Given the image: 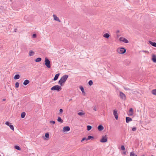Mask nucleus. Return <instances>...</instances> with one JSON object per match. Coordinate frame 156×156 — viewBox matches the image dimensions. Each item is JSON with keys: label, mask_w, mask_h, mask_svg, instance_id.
Masks as SVG:
<instances>
[{"label": "nucleus", "mask_w": 156, "mask_h": 156, "mask_svg": "<svg viewBox=\"0 0 156 156\" xmlns=\"http://www.w3.org/2000/svg\"><path fill=\"white\" fill-rule=\"evenodd\" d=\"M152 94L155 95H156V89L153 90L151 91Z\"/></svg>", "instance_id": "24"}, {"label": "nucleus", "mask_w": 156, "mask_h": 156, "mask_svg": "<svg viewBox=\"0 0 156 156\" xmlns=\"http://www.w3.org/2000/svg\"><path fill=\"white\" fill-rule=\"evenodd\" d=\"M17 30V29H15V31L16 32V30Z\"/></svg>", "instance_id": "49"}, {"label": "nucleus", "mask_w": 156, "mask_h": 156, "mask_svg": "<svg viewBox=\"0 0 156 156\" xmlns=\"http://www.w3.org/2000/svg\"><path fill=\"white\" fill-rule=\"evenodd\" d=\"M121 149L122 151H124L125 150V147L123 145H122L121 147Z\"/></svg>", "instance_id": "34"}, {"label": "nucleus", "mask_w": 156, "mask_h": 156, "mask_svg": "<svg viewBox=\"0 0 156 156\" xmlns=\"http://www.w3.org/2000/svg\"><path fill=\"white\" fill-rule=\"evenodd\" d=\"M152 60L154 62H156V56L155 55H153L152 58Z\"/></svg>", "instance_id": "17"}, {"label": "nucleus", "mask_w": 156, "mask_h": 156, "mask_svg": "<svg viewBox=\"0 0 156 156\" xmlns=\"http://www.w3.org/2000/svg\"><path fill=\"white\" fill-rule=\"evenodd\" d=\"M20 78V76L19 74H16V75L14 77V79L17 80L18 79Z\"/></svg>", "instance_id": "21"}, {"label": "nucleus", "mask_w": 156, "mask_h": 156, "mask_svg": "<svg viewBox=\"0 0 156 156\" xmlns=\"http://www.w3.org/2000/svg\"><path fill=\"white\" fill-rule=\"evenodd\" d=\"M53 17L54 18V19L55 20L58 21L59 22H61V21L59 19V18L58 17L55 15L53 14Z\"/></svg>", "instance_id": "11"}, {"label": "nucleus", "mask_w": 156, "mask_h": 156, "mask_svg": "<svg viewBox=\"0 0 156 156\" xmlns=\"http://www.w3.org/2000/svg\"><path fill=\"white\" fill-rule=\"evenodd\" d=\"M41 58H37L35 60V61L36 62H40L41 60Z\"/></svg>", "instance_id": "23"}, {"label": "nucleus", "mask_w": 156, "mask_h": 156, "mask_svg": "<svg viewBox=\"0 0 156 156\" xmlns=\"http://www.w3.org/2000/svg\"><path fill=\"white\" fill-rule=\"evenodd\" d=\"M129 112L130 113H133V110L132 108H130L129 110Z\"/></svg>", "instance_id": "36"}, {"label": "nucleus", "mask_w": 156, "mask_h": 156, "mask_svg": "<svg viewBox=\"0 0 156 156\" xmlns=\"http://www.w3.org/2000/svg\"><path fill=\"white\" fill-rule=\"evenodd\" d=\"M149 43L153 46L156 47V43L155 42H152V41H148Z\"/></svg>", "instance_id": "12"}, {"label": "nucleus", "mask_w": 156, "mask_h": 156, "mask_svg": "<svg viewBox=\"0 0 156 156\" xmlns=\"http://www.w3.org/2000/svg\"><path fill=\"white\" fill-rule=\"evenodd\" d=\"M14 148L15 149H17L18 150L20 151L21 148L19 146L17 145H16L14 146Z\"/></svg>", "instance_id": "25"}, {"label": "nucleus", "mask_w": 156, "mask_h": 156, "mask_svg": "<svg viewBox=\"0 0 156 156\" xmlns=\"http://www.w3.org/2000/svg\"><path fill=\"white\" fill-rule=\"evenodd\" d=\"M103 36L104 37L108 38L109 37L110 35L107 33H106L104 34Z\"/></svg>", "instance_id": "18"}, {"label": "nucleus", "mask_w": 156, "mask_h": 156, "mask_svg": "<svg viewBox=\"0 0 156 156\" xmlns=\"http://www.w3.org/2000/svg\"><path fill=\"white\" fill-rule=\"evenodd\" d=\"M93 109L95 111H96L97 110H96V106H95L94 108H93Z\"/></svg>", "instance_id": "45"}, {"label": "nucleus", "mask_w": 156, "mask_h": 156, "mask_svg": "<svg viewBox=\"0 0 156 156\" xmlns=\"http://www.w3.org/2000/svg\"><path fill=\"white\" fill-rule=\"evenodd\" d=\"M144 156V155H143V156Z\"/></svg>", "instance_id": "54"}, {"label": "nucleus", "mask_w": 156, "mask_h": 156, "mask_svg": "<svg viewBox=\"0 0 156 156\" xmlns=\"http://www.w3.org/2000/svg\"><path fill=\"white\" fill-rule=\"evenodd\" d=\"M60 74L59 73H58L56 74L55 75V76L53 79V80H54V81L56 80L58 78V77Z\"/></svg>", "instance_id": "13"}, {"label": "nucleus", "mask_w": 156, "mask_h": 156, "mask_svg": "<svg viewBox=\"0 0 156 156\" xmlns=\"http://www.w3.org/2000/svg\"><path fill=\"white\" fill-rule=\"evenodd\" d=\"M113 115L115 117V118L116 120H117L118 119V113L117 112V111L115 110H113Z\"/></svg>", "instance_id": "10"}, {"label": "nucleus", "mask_w": 156, "mask_h": 156, "mask_svg": "<svg viewBox=\"0 0 156 156\" xmlns=\"http://www.w3.org/2000/svg\"><path fill=\"white\" fill-rule=\"evenodd\" d=\"M45 65L48 68H50L51 67L50 62L47 57L45 58Z\"/></svg>", "instance_id": "4"}, {"label": "nucleus", "mask_w": 156, "mask_h": 156, "mask_svg": "<svg viewBox=\"0 0 156 156\" xmlns=\"http://www.w3.org/2000/svg\"><path fill=\"white\" fill-rule=\"evenodd\" d=\"M119 40L120 41L125 43H128L129 42V41L127 39L122 37H120Z\"/></svg>", "instance_id": "7"}, {"label": "nucleus", "mask_w": 156, "mask_h": 156, "mask_svg": "<svg viewBox=\"0 0 156 156\" xmlns=\"http://www.w3.org/2000/svg\"><path fill=\"white\" fill-rule=\"evenodd\" d=\"M124 89L125 90H130L129 89L127 88H126V87H124Z\"/></svg>", "instance_id": "42"}, {"label": "nucleus", "mask_w": 156, "mask_h": 156, "mask_svg": "<svg viewBox=\"0 0 156 156\" xmlns=\"http://www.w3.org/2000/svg\"><path fill=\"white\" fill-rule=\"evenodd\" d=\"M59 112H60L61 113H62L63 112V110L62 109H59Z\"/></svg>", "instance_id": "41"}, {"label": "nucleus", "mask_w": 156, "mask_h": 156, "mask_svg": "<svg viewBox=\"0 0 156 156\" xmlns=\"http://www.w3.org/2000/svg\"><path fill=\"white\" fill-rule=\"evenodd\" d=\"M126 49L122 47L118 48L117 49V52L120 54H122L125 53L126 52Z\"/></svg>", "instance_id": "3"}, {"label": "nucleus", "mask_w": 156, "mask_h": 156, "mask_svg": "<svg viewBox=\"0 0 156 156\" xmlns=\"http://www.w3.org/2000/svg\"><path fill=\"white\" fill-rule=\"evenodd\" d=\"M87 139L85 137H83L82 138V140H81V142H83V141H84L85 140H87Z\"/></svg>", "instance_id": "37"}, {"label": "nucleus", "mask_w": 156, "mask_h": 156, "mask_svg": "<svg viewBox=\"0 0 156 156\" xmlns=\"http://www.w3.org/2000/svg\"><path fill=\"white\" fill-rule=\"evenodd\" d=\"M37 36V35L35 34H34L32 35V37L34 38H35Z\"/></svg>", "instance_id": "38"}, {"label": "nucleus", "mask_w": 156, "mask_h": 156, "mask_svg": "<svg viewBox=\"0 0 156 156\" xmlns=\"http://www.w3.org/2000/svg\"><path fill=\"white\" fill-rule=\"evenodd\" d=\"M26 115V113L24 112L22 113L21 115V117L22 118H23L25 117Z\"/></svg>", "instance_id": "22"}, {"label": "nucleus", "mask_w": 156, "mask_h": 156, "mask_svg": "<svg viewBox=\"0 0 156 156\" xmlns=\"http://www.w3.org/2000/svg\"><path fill=\"white\" fill-rule=\"evenodd\" d=\"M62 88L61 86L58 85H55L52 87L51 90H57L58 91H59L61 90Z\"/></svg>", "instance_id": "2"}, {"label": "nucleus", "mask_w": 156, "mask_h": 156, "mask_svg": "<svg viewBox=\"0 0 156 156\" xmlns=\"http://www.w3.org/2000/svg\"><path fill=\"white\" fill-rule=\"evenodd\" d=\"M134 153L133 152H131L130 153V156H137V155H134Z\"/></svg>", "instance_id": "33"}, {"label": "nucleus", "mask_w": 156, "mask_h": 156, "mask_svg": "<svg viewBox=\"0 0 156 156\" xmlns=\"http://www.w3.org/2000/svg\"><path fill=\"white\" fill-rule=\"evenodd\" d=\"M45 136L46 138H49V134L48 133H47L45 134Z\"/></svg>", "instance_id": "26"}, {"label": "nucleus", "mask_w": 156, "mask_h": 156, "mask_svg": "<svg viewBox=\"0 0 156 156\" xmlns=\"http://www.w3.org/2000/svg\"><path fill=\"white\" fill-rule=\"evenodd\" d=\"M94 137L93 136H88L87 137V140H89L91 139H94Z\"/></svg>", "instance_id": "27"}, {"label": "nucleus", "mask_w": 156, "mask_h": 156, "mask_svg": "<svg viewBox=\"0 0 156 156\" xmlns=\"http://www.w3.org/2000/svg\"><path fill=\"white\" fill-rule=\"evenodd\" d=\"M34 52L32 51H29V55L30 56H32L34 55Z\"/></svg>", "instance_id": "19"}, {"label": "nucleus", "mask_w": 156, "mask_h": 156, "mask_svg": "<svg viewBox=\"0 0 156 156\" xmlns=\"http://www.w3.org/2000/svg\"><path fill=\"white\" fill-rule=\"evenodd\" d=\"M71 100H72V99H70L69 100V101H70Z\"/></svg>", "instance_id": "51"}, {"label": "nucleus", "mask_w": 156, "mask_h": 156, "mask_svg": "<svg viewBox=\"0 0 156 156\" xmlns=\"http://www.w3.org/2000/svg\"><path fill=\"white\" fill-rule=\"evenodd\" d=\"M132 119L129 117H126V122L127 123L129 122L130 121H132Z\"/></svg>", "instance_id": "14"}, {"label": "nucleus", "mask_w": 156, "mask_h": 156, "mask_svg": "<svg viewBox=\"0 0 156 156\" xmlns=\"http://www.w3.org/2000/svg\"><path fill=\"white\" fill-rule=\"evenodd\" d=\"M68 77V75H64L59 80L58 83L61 86H62L63 85V84H64L65 82Z\"/></svg>", "instance_id": "1"}, {"label": "nucleus", "mask_w": 156, "mask_h": 156, "mask_svg": "<svg viewBox=\"0 0 156 156\" xmlns=\"http://www.w3.org/2000/svg\"><path fill=\"white\" fill-rule=\"evenodd\" d=\"M87 130L88 131H89L91 129L92 127L88 125L87 126Z\"/></svg>", "instance_id": "28"}, {"label": "nucleus", "mask_w": 156, "mask_h": 156, "mask_svg": "<svg viewBox=\"0 0 156 156\" xmlns=\"http://www.w3.org/2000/svg\"><path fill=\"white\" fill-rule=\"evenodd\" d=\"M82 93H83V95H85V91H84V90H83V91H82Z\"/></svg>", "instance_id": "46"}, {"label": "nucleus", "mask_w": 156, "mask_h": 156, "mask_svg": "<svg viewBox=\"0 0 156 156\" xmlns=\"http://www.w3.org/2000/svg\"><path fill=\"white\" fill-rule=\"evenodd\" d=\"M58 121L60 122L61 123L63 122V120L60 117H58L57 119Z\"/></svg>", "instance_id": "20"}, {"label": "nucleus", "mask_w": 156, "mask_h": 156, "mask_svg": "<svg viewBox=\"0 0 156 156\" xmlns=\"http://www.w3.org/2000/svg\"><path fill=\"white\" fill-rule=\"evenodd\" d=\"M123 153H124V154H126V152H124Z\"/></svg>", "instance_id": "50"}, {"label": "nucleus", "mask_w": 156, "mask_h": 156, "mask_svg": "<svg viewBox=\"0 0 156 156\" xmlns=\"http://www.w3.org/2000/svg\"><path fill=\"white\" fill-rule=\"evenodd\" d=\"M82 93H83V95H85V91H84V90H83V91H82Z\"/></svg>", "instance_id": "47"}, {"label": "nucleus", "mask_w": 156, "mask_h": 156, "mask_svg": "<svg viewBox=\"0 0 156 156\" xmlns=\"http://www.w3.org/2000/svg\"><path fill=\"white\" fill-rule=\"evenodd\" d=\"M30 83V81L28 80H24L23 83V84L26 86Z\"/></svg>", "instance_id": "16"}, {"label": "nucleus", "mask_w": 156, "mask_h": 156, "mask_svg": "<svg viewBox=\"0 0 156 156\" xmlns=\"http://www.w3.org/2000/svg\"><path fill=\"white\" fill-rule=\"evenodd\" d=\"M79 71H78L73 70L72 73L75 74H76L79 73Z\"/></svg>", "instance_id": "32"}, {"label": "nucleus", "mask_w": 156, "mask_h": 156, "mask_svg": "<svg viewBox=\"0 0 156 156\" xmlns=\"http://www.w3.org/2000/svg\"><path fill=\"white\" fill-rule=\"evenodd\" d=\"M93 84V81L92 80H90L88 82V84L90 86H91Z\"/></svg>", "instance_id": "30"}, {"label": "nucleus", "mask_w": 156, "mask_h": 156, "mask_svg": "<svg viewBox=\"0 0 156 156\" xmlns=\"http://www.w3.org/2000/svg\"><path fill=\"white\" fill-rule=\"evenodd\" d=\"M133 115V113H130V114H128V115L130 116H132Z\"/></svg>", "instance_id": "43"}, {"label": "nucleus", "mask_w": 156, "mask_h": 156, "mask_svg": "<svg viewBox=\"0 0 156 156\" xmlns=\"http://www.w3.org/2000/svg\"><path fill=\"white\" fill-rule=\"evenodd\" d=\"M142 51L143 52H145V53H149V52L148 51H147L143 50Z\"/></svg>", "instance_id": "44"}, {"label": "nucleus", "mask_w": 156, "mask_h": 156, "mask_svg": "<svg viewBox=\"0 0 156 156\" xmlns=\"http://www.w3.org/2000/svg\"><path fill=\"white\" fill-rule=\"evenodd\" d=\"M80 88L81 90L82 91H83L84 90V88L82 86H80Z\"/></svg>", "instance_id": "35"}, {"label": "nucleus", "mask_w": 156, "mask_h": 156, "mask_svg": "<svg viewBox=\"0 0 156 156\" xmlns=\"http://www.w3.org/2000/svg\"><path fill=\"white\" fill-rule=\"evenodd\" d=\"M50 123H52L53 124H54L55 123V122L53 121H50Z\"/></svg>", "instance_id": "40"}, {"label": "nucleus", "mask_w": 156, "mask_h": 156, "mask_svg": "<svg viewBox=\"0 0 156 156\" xmlns=\"http://www.w3.org/2000/svg\"><path fill=\"white\" fill-rule=\"evenodd\" d=\"M70 130V128L69 126H64L63 128V132H65L69 131Z\"/></svg>", "instance_id": "9"}, {"label": "nucleus", "mask_w": 156, "mask_h": 156, "mask_svg": "<svg viewBox=\"0 0 156 156\" xmlns=\"http://www.w3.org/2000/svg\"><path fill=\"white\" fill-rule=\"evenodd\" d=\"M5 124L9 126L10 128L13 131L14 130V126L13 125L11 124V123H9V122H6Z\"/></svg>", "instance_id": "8"}, {"label": "nucleus", "mask_w": 156, "mask_h": 156, "mask_svg": "<svg viewBox=\"0 0 156 156\" xmlns=\"http://www.w3.org/2000/svg\"><path fill=\"white\" fill-rule=\"evenodd\" d=\"M19 83L18 82H16L15 83V87L17 88L19 87Z\"/></svg>", "instance_id": "31"}, {"label": "nucleus", "mask_w": 156, "mask_h": 156, "mask_svg": "<svg viewBox=\"0 0 156 156\" xmlns=\"http://www.w3.org/2000/svg\"><path fill=\"white\" fill-rule=\"evenodd\" d=\"M107 141V137L106 135L103 136L102 138L100 140V141L102 143H105Z\"/></svg>", "instance_id": "5"}, {"label": "nucleus", "mask_w": 156, "mask_h": 156, "mask_svg": "<svg viewBox=\"0 0 156 156\" xmlns=\"http://www.w3.org/2000/svg\"><path fill=\"white\" fill-rule=\"evenodd\" d=\"M136 127H133L132 128V130L133 131H136Z\"/></svg>", "instance_id": "39"}, {"label": "nucleus", "mask_w": 156, "mask_h": 156, "mask_svg": "<svg viewBox=\"0 0 156 156\" xmlns=\"http://www.w3.org/2000/svg\"><path fill=\"white\" fill-rule=\"evenodd\" d=\"M119 93V96L121 99L123 100H125L126 99V96L125 94L122 92H120Z\"/></svg>", "instance_id": "6"}, {"label": "nucleus", "mask_w": 156, "mask_h": 156, "mask_svg": "<svg viewBox=\"0 0 156 156\" xmlns=\"http://www.w3.org/2000/svg\"><path fill=\"white\" fill-rule=\"evenodd\" d=\"M155 147H156V146H155Z\"/></svg>", "instance_id": "52"}, {"label": "nucleus", "mask_w": 156, "mask_h": 156, "mask_svg": "<svg viewBox=\"0 0 156 156\" xmlns=\"http://www.w3.org/2000/svg\"><path fill=\"white\" fill-rule=\"evenodd\" d=\"M5 99H3V101H5Z\"/></svg>", "instance_id": "48"}, {"label": "nucleus", "mask_w": 156, "mask_h": 156, "mask_svg": "<svg viewBox=\"0 0 156 156\" xmlns=\"http://www.w3.org/2000/svg\"><path fill=\"white\" fill-rule=\"evenodd\" d=\"M10 1H12V0H10Z\"/></svg>", "instance_id": "53"}, {"label": "nucleus", "mask_w": 156, "mask_h": 156, "mask_svg": "<svg viewBox=\"0 0 156 156\" xmlns=\"http://www.w3.org/2000/svg\"><path fill=\"white\" fill-rule=\"evenodd\" d=\"M78 115L80 116H82L85 115V113L82 112H79L78 113Z\"/></svg>", "instance_id": "29"}, {"label": "nucleus", "mask_w": 156, "mask_h": 156, "mask_svg": "<svg viewBox=\"0 0 156 156\" xmlns=\"http://www.w3.org/2000/svg\"><path fill=\"white\" fill-rule=\"evenodd\" d=\"M98 129L100 131H102L104 129V127L102 125H99L98 127Z\"/></svg>", "instance_id": "15"}]
</instances>
